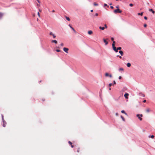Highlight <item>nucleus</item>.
I'll use <instances>...</instances> for the list:
<instances>
[{
	"label": "nucleus",
	"mask_w": 155,
	"mask_h": 155,
	"mask_svg": "<svg viewBox=\"0 0 155 155\" xmlns=\"http://www.w3.org/2000/svg\"><path fill=\"white\" fill-rule=\"evenodd\" d=\"M136 117L138 118L140 121L142 120V117H143V115L142 114H137L136 115Z\"/></svg>",
	"instance_id": "f257e3e1"
},
{
	"label": "nucleus",
	"mask_w": 155,
	"mask_h": 155,
	"mask_svg": "<svg viewBox=\"0 0 155 155\" xmlns=\"http://www.w3.org/2000/svg\"><path fill=\"white\" fill-rule=\"evenodd\" d=\"M122 12L121 10H120L119 8H117L114 11V12L115 13H121Z\"/></svg>",
	"instance_id": "f03ea898"
},
{
	"label": "nucleus",
	"mask_w": 155,
	"mask_h": 155,
	"mask_svg": "<svg viewBox=\"0 0 155 155\" xmlns=\"http://www.w3.org/2000/svg\"><path fill=\"white\" fill-rule=\"evenodd\" d=\"M68 50L69 49L68 48L64 47L63 48L64 51L66 52V53H68Z\"/></svg>",
	"instance_id": "7ed1b4c3"
},
{
	"label": "nucleus",
	"mask_w": 155,
	"mask_h": 155,
	"mask_svg": "<svg viewBox=\"0 0 155 155\" xmlns=\"http://www.w3.org/2000/svg\"><path fill=\"white\" fill-rule=\"evenodd\" d=\"M49 35H52L54 38L56 37V36L54 34H53L52 32H50V33Z\"/></svg>",
	"instance_id": "20e7f679"
},
{
	"label": "nucleus",
	"mask_w": 155,
	"mask_h": 155,
	"mask_svg": "<svg viewBox=\"0 0 155 155\" xmlns=\"http://www.w3.org/2000/svg\"><path fill=\"white\" fill-rule=\"evenodd\" d=\"M129 95V94L127 93H125L124 95V96L126 99L128 98V96Z\"/></svg>",
	"instance_id": "39448f33"
},
{
	"label": "nucleus",
	"mask_w": 155,
	"mask_h": 155,
	"mask_svg": "<svg viewBox=\"0 0 155 155\" xmlns=\"http://www.w3.org/2000/svg\"><path fill=\"white\" fill-rule=\"evenodd\" d=\"M104 42L105 43V45H107L108 44V42L106 41V40L104 39H103Z\"/></svg>",
	"instance_id": "423d86ee"
},
{
	"label": "nucleus",
	"mask_w": 155,
	"mask_h": 155,
	"mask_svg": "<svg viewBox=\"0 0 155 155\" xmlns=\"http://www.w3.org/2000/svg\"><path fill=\"white\" fill-rule=\"evenodd\" d=\"M92 33H93V31L91 30L89 31H88V34L90 35H91L92 34Z\"/></svg>",
	"instance_id": "0eeeda50"
},
{
	"label": "nucleus",
	"mask_w": 155,
	"mask_h": 155,
	"mask_svg": "<svg viewBox=\"0 0 155 155\" xmlns=\"http://www.w3.org/2000/svg\"><path fill=\"white\" fill-rule=\"evenodd\" d=\"M52 43H54L55 44H57L58 43L57 41L56 40H52L51 41Z\"/></svg>",
	"instance_id": "6e6552de"
},
{
	"label": "nucleus",
	"mask_w": 155,
	"mask_h": 155,
	"mask_svg": "<svg viewBox=\"0 0 155 155\" xmlns=\"http://www.w3.org/2000/svg\"><path fill=\"white\" fill-rule=\"evenodd\" d=\"M119 53L120 54L121 56H123V52L122 51H119Z\"/></svg>",
	"instance_id": "1a4fd4ad"
},
{
	"label": "nucleus",
	"mask_w": 155,
	"mask_h": 155,
	"mask_svg": "<svg viewBox=\"0 0 155 155\" xmlns=\"http://www.w3.org/2000/svg\"><path fill=\"white\" fill-rule=\"evenodd\" d=\"M149 11L152 12L153 14L155 13V11H153L152 9H150Z\"/></svg>",
	"instance_id": "9d476101"
},
{
	"label": "nucleus",
	"mask_w": 155,
	"mask_h": 155,
	"mask_svg": "<svg viewBox=\"0 0 155 155\" xmlns=\"http://www.w3.org/2000/svg\"><path fill=\"white\" fill-rule=\"evenodd\" d=\"M99 28L100 29H101L102 30H104V29L105 27H101V26H100V27H99Z\"/></svg>",
	"instance_id": "9b49d317"
},
{
	"label": "nucleus",
	"mask_w": 155,
	"mask_h": 155,
	"mask_svg": "<svg viewBox=\"0 0 155 155\" xmlns=\"http://www.w3.org/2000/svg\"><path fill=\"white\" fill-rule=\"evenodd\" d=\"M127 66L128 67H130L131 66V64L130 63H128L127 64Z\"/></svg>",
	"instance_id": "f8f14e48"
},
{
	"label": "nucleus",
	"mask_w": 155,
	"mask_h": 155,
	"mask_svg": "<svg viewBox=\"0 0 155 155\" xmlns=\"http://www.w3.org/2000/svg\"><path fill=\"white\" fill-rule=\"evenodd\" d=\"M150 109L149 108H147L146 110V111L148 113L150 111Z\"/></svg>",
	"instance_id": "ddd939ff"
},
{
	"label": "nucleus",
	"mask_w": 155,
	"mask_h": 155,
	"mask_svg": "<svg viewBox=\"0 0 155 155\" xmlns=\"http://www.w3.org/2000/svg\"><path fill=\"white\" fill-rule=\"evenodd\" d=\"M121 112L122 113H124V114H125L126 115H127V114L126 113H125V111L124 110H122L121 111Z\"/></svg>",
	"instance_id": "4468645a"
},
{
	"label": "nucleus",
	"mask_w": 155,
	"mask_h": 155,
	"mask_svg": "<svg viewBox=\"0 0 155 155\" xmlns=\"http://www.w3.org/2000/svg\"><path fill=\"white\" fill-rule=\"evenodd\" d=\"M143 12H142L141 13H138V15H140L141 16H142L143 15Z\"/></svg>",
	"instance_id": "2eb2a0df"
},
{
	"label": "nucleus",
	"mask_w": 155,
	"mask_h": 155,
	"mask_svg": "<svg viewBox=\"0 0 155 155\" xmlns=\"http://www.w3.org/2000/svg\"><path fill=\"white\" fill-rule=\"evenodd\" d=\"M3 15V14L2 13L0 12V18L2 17Z\"/></svg>",
	"instance_id": "dca6fc26"
},
{
	"label": "nucleus",
	"mask_w": 155,
	"mask_h": 155,
	"mask_svg": "<svg viewBox=\"0 0 155 155\" xmlns=\"http://www.w3.org/2000/svg\"><path fill=\"white\" fill-rule=\"evenodd\" d=\"M120 117H121V118L122 119V120L124 121H125V119L122 116H121Z\"/></svg>",
	"instance_id": "f3484780"
},
{
	"label": "nucleus",
	"mask_w": 155,
	"mask_h": 155,
	"mask_svg": "<svg viewBox=\"0 0 155 155\" xmlns=\"http://www.w3.org/2000/svg\"><path fill=\"white\" fill-rule=\"evenodd\" d=\"M66 19L67 20H68V21H70V18H69L68 17H66Z\"/></svg>",
	"instance_id": "a211bd4d"
},
{
	"label": "nucleus",
	"mask_w": 155,
	"mask_h": 155,
	"mask_svg": "<svg viewBox=\"0 0 155 155\" xmlns=\"http://www.w3.org/2000/svg\"><path fill=\"white\" fill-rule=\"evenodd\" d=\"M109 76V74L108 73H106L105 74V76L106 77H107Z\"/></svg>",
	"instance_id": "6ab92c4d"
},
{
	"label": "nucleus",
	"mask_w": 155,
	"mask_h": 155,
	"mask_svg": "<svg viewBox=\"0 0 155 155\" xmlns=\"http://www.w3.org/2000/svg\"><path fill=\"white\" fill-rule=\"evenodd\" d=\"M94 5L95 6H97L98 5V4L97 3H96V2H94Z\"/></svg>",
	"instance_id": "aec40b11"
},
{
	"label": "nucleus",
	"mask_w": 155,
	"mask_h": 155,
	"mask_svg": "<svg viewBox=\"0 0 155 155\" xmlns=\"http://www.w3.org/2000/svg\"><path fill=\"white\" fill-rule=\"evenodd\" d=\"M80 150V148L78 147V149H77V152L79 153V152Z\"/></svg>",
	"instance_id": "412c9836"
},
{
	"label": "nucleus",
	"mask_w": 155,
	"mask_h": 155,
	"mask_svg": "<svg viewBox=\"0 0 155 155\" xmlns=\"http://www.w3.org/2000/svg\"><path fill=\"white\" fill-rule=\"evenodd\" d=\"M113 48L114 51L115 50L117 49L116 48L115 46L113 47Z\"/></svg>",
	"instance_id": "4be33fe9"
},
{
	"label": "nucleus",
	"mask_w": 155,
	"mask_h": 155,
	"mask_svg": "<svg viewBox=\"0 0 155 155\" xmlns=\"http://www.w3.org/2000/svg\"><path fill=\"white\" fill-rule=\"evenodd\" d=\"M117 50H121V47H119L118 48H117Z\"/></svg>",
	"instance_id": "5701e85b"
},
{
	"label": "nucleus",
	"mask_w": 155,
	"mask_h": 155,
	"mask_svg": "<svg viewBox=\"0 0 155 155\" xmlns=\"http://www.w3.org/2000/svg\"><path fill=\"white\" fill-rule=\"evenodd\" d=\"M68 143L71 145L72 144V143L70 141H69Z\"/></svg>",
	"instance_id": "b1692460"
},
{
	"label": "nucleus",
	"mask_w": 155,
	"mask_h": 155,
	"mask_svg": "<svg viewBox=\"0 0 155 155\" xmlns=\"http://www.w3.org/2000/svg\"><path fill=\"white\" fill-rule=\"evenodd\" d=\"M119 70L120 71H123L124 69H123V68H120L119 69Z\"/></svg>",
	"instance_id": "393cba45"
},
{
	"label": "nucleus",
	"mask_w": 155,
	"mask_h": 155,
	"mask_svg": "<svg viewBox=\"0 0 155 155\" xmlns=\"http://www.w3.org/2000/svg\"><path fill=\"white\" fill-rule=\"evenodd\" d=\"M154 136L153 135H151L150 136V137L152 138H153L154 137Z\"/></svg>",
	"instance_id": "a878e982"
},
{
	"label": "nucleus",
	"mask_w": 155,
	"mask_h": 155,
	"mask_svg": "<svg viewBox=\"0 0 155 155\" xmlns=\"http://www.w3.org/2000/svg\"><path fill=\"white\" fill-rule=\"evenodd\" d=\"M129 5L131 6V7H132L133 6V4L132 3H130V4H129Z\"/></svg>",
	"instance_id": "bb28decb"
},
{
	"label": "nucleus",
	"mask_w": 155,
	"mask_h": 155,
	"mask_svg": "<svg viewBox=\"0 0 155 155\" xmlns=\"http://www.w3.org/2000/svg\"><path fill=\"white\" fill-rule=\"evenodd\" d=\"M56 51L58 52H60V50H59V49H57L56 50Z\"/></svg>",
	"instance_id": "cd10ccee"
},
{
	"label": "nucleus",
	"mask_w": 155,
	"mask_h": 155,
	"mask_svg": "<svg viewBox=\"0 0 155 155\" xmlns=\"http://www.w3.org/2000/svg\"><path fill=\"white\" fill-rule=\"evenodd\" d=\"M112 85V83H110V84H109V86L110 87H111Z\"/></svg>",
	"instance_id": "c85d7f7f"
},
{
	"label": "nucleus",
	"mask_w": 155,
	"mask_h": 155,
	"mask_svg": "<svg viewBox=\"0 0 155 155\" xmlns=\"http://www.w3.org/2000/svg\"><path fill=\"white\" fill-rule=\"evenodd\" d=\"M143 26L144 27H146L147 26V25L146 24H144Z\"/></svg>",
	"instance_id": "c756f323"
},
{
	"label": "nucleus",
	"mask_w": 155,
	"mask_h": 155,
	"mask_svg": "<svg viewBox=\"0 0 155 155\" xmlns=\"http://www.w3.org/2000/svg\"><path fill=\"white\" fill-rule=\"evenodd\" d=\"M73 30V31L75 33H77L76 31L75 30V29H74Z\"/></svg>",
	"instance_id": "7c9ffc66"
},
{
	"label": "nucleus",
	"mask_w": 155,
	"mask_h": 155,
	"mask_svg": "<svg viewBox=\"0 0 155 155\" xmlns=\"http://www.w3.org/2000/svg\"><path fill=\"white\" fill-rule=\"evenodd\" d=\"M113 82H114V84L113 85H114V84H116V82L115 81H113Z\"/></svg>",
	"instance_id": "2f4dec72"
},
{
	"label": "nucleus",
	"mask_w": 155,
	"mask_h": 155,
	"mask_svg": "<svg viewBox=\"0 0 155 155\" xmlns=\"http://www.w3.org/2000/svg\"><path fill=\"white\" fill-rule=\"evenodd\" d=\"M61 46H64V44L63 43H61Z\"/></svg>",
	"instance_id": "473e14b6"
},
{
	"label": "nucleus",
	"mask_w": 155,
	"mask_h": 155,
	"mask_svg": "<svg viewBox=\"0 0 155 155\" xmlns=\"http://www.w3.org/2000/svg\"><path fill=\"white\" fill-rule=\"evenodd\" d=\"M104 7H105V6H107V5L106 4H104Z\"/></svg>",
	"instance_id": "72a5a7b5"
},
{
	"label": "nucleus",
	"mask_w": 155,
	"mask_h": 155,
	"mask_svg": "<svg viewBox=\"0 0 155 155\" xmlns=\"http://www.w3.org/2000/svg\"><path fill=\"white\" fill-rule=\"evenodd\" d=\"M144 19H145V20H147V17H146V16H145V17H144Z\"/></svg>",
	"instance_id": "f704fd0d"
},
{
	"label": "nucleus",
	"mask_w": 155,
	"mask_h": 155,
	"mask_svg": "<svg viewBox=\"0 0 155 155\" xmlns=\"http://www.w3.org/2000/svg\"><path fill=\"white\" fill-rule=\"evenodd\" d=\"M118 50H117V48L114 51H115L116 52H118Z\"/></svg>",
	"instance_id": "c9c22d12"
},
{
	"label": "nucleus",
	"mask_w": 155,
	"mask_h": 155,
	"mask_svg": "<svg viewBox=\"0 0 155 155\" xmlns=\"http://www.w3.org/2000/svg\"><path fill=\"white\" fill-rule=\"evenodd\" d=\"M104 26L105 27V28H107V25L106 24H105L104 25Z\"/></svg>",
	"instance_id": "e433bc0d"
},
{
	"label": "nucleus",
	"mask_w": 155,
	"mask_h": 155,
	"mask_svg": "<svg viewBox=\"0 0 155 155\" xmlns=\"http://www.w3.org/2000/svg\"><path fill=\"white\" fill-rule=\"evenodd\" d=\"M112 47H115V44H112Z\"/></svg>",
	"instance_id": "4c0bfd02"
},
{
	"label": "nucleus",
	"mask_w": 155,
	"mask_h": 155,
	"mask_svg": "<svg viewBox=\"0 0 155 155\" xmlns=\"http://www.w3.org/2000/svg\"><path fill=\"white\" fill-rule=\"evenodd\" d=\"M111 40L112 41H114V38H111Z\"/></svg>",
	"instance_id": "58836bf2"
},
{
	"label": "nucleus",
	"mask_w": 155,
	"mask_h": 155,
	"mask_svg": "<svg viewBox=\"0 0 155 155\" xmlns=\"http://www.w3.org/2000/svg\"><path fill=\"white\" fill-rule=\"evenodd\" d=\"M109 76L110 77V78H111L112 77V75L111 74L109 75Z\"/></svg>",
	"instance_id": "ea45409f"
},
{
	"label": "nucleus",
	"mask_w": 155,
	"mask_h": 155,
	"mask_svg": "<svg viewBox=\"0 0 155 155\" xmlns=\"http://www.w3.org/2000/svg\"><path fill=\"white\" fill-rule=\"evenodd\" d=\"M110 8H111V9H113L114 8V7L113 6H111L110 7Z\"/></svg>",
	"instance_id": "a19ab883"
},
{
	"label": "nucleus",
	"mask_w": 155,
	"mask_h": 155,
	"mask_svg": "<svg viewBox=\"0 0 155 155\" xmlns=\"http://www.w3.org/2000/svg\"><path fill=\"white\" fill-rule=\"evenodd\" d=\"M115 115L116 116H117L118 115V113H117L115 114Z\"/></svg>",
	"instance_id": "79ce46f5"
},
{
	"label": "nucleus",
	"mask_w": 155,
	"mask_h": 155,
	"mask_svg": "<svg viewBox=\"0 0 155 155\" xmlns=\"http://www.w3.org/2000/svg\"><path fill=\"white\" fill-rule=\"evenodd\" d=\"M38 16H39V17H40V14H39V12H38Z\"/></svg>",
	"instance_id": "37998d69"
},
{
	"label": "nucleus",
	"mask_w": 155,
	"mask_h": 155,
	"mask_svg": "<svg viewBox=\"0 0 155 155\" xmlns=\"http://www.w3.org/2000/svg\"><path fill=\"white\" fill-rule=\"evenodd\" d=\"M98 14L97 13H96V14H95V15L96 16H98Z\"/></svg>",
	"instance_id": "c03bdc74"
},
{
	"label": "nucleus",
	"mask_w": 155,
	"mask_h": 155,
	"mask_svg": "<svg viewBox=\"0 0 155 155\" xmlns=\"http://www.w3.org/2000/svg\"><path fill=\"white\" fill-rule=\"evenodd\" d=\"M143 102H144V103H145L146 102V100H143Z\"/></svg>",
	"instance_id": "a18cd8bd"
},
{
	"label": "nucleus",
	"mask_w": 155,
	"mask_h": 155,
	"mask_svg": "<svg viewBox=\"0 0 155 155\" xmlns=\"http://www.w3.org/2000/svg\"><path fill=\"white\" fill-rule=\"evenodd\" d=\"M121 76H119V79H121Z\"/></svg>",
	"instance_id": "49530a36"
},
{
	"label": "nucleus",
	"mask_w": 155,
	"mask_h": 155,
	"mask_svg": "<svg viewBox=\"0 0 155 155\" xmlns=\"http://www.w3.org/2000/svg\"><path fill=\"white\" fill-rule=\"evenodd\" d=\"M115 42L114 41H113V44H115Z\"/></svg>",
	"instance_id": "de8ad7c7"
},
{
	"label": "nucleus",
	"mask_w": 155,
	"mask_h": 155,
	"mask_svg": "<svg viewBox=\"0 0 155 155\" xmlns=\"http://www.w3.org/2000/svg\"><path fill=\"white\" fill-rule=\"evenodd\" d=\"M71 147H72V148H73L74 146L73 145H72V144L71 145Z\"/></svg>",
	"instance_id": "09e8293b"
},
{
	"label": "nucleus",
	"mask_w": 155,
	"mask_h": 155,
	"mask_svg": "<svg viewBox=\"0 0 155 155\" xmlns=\"http://www.w3.org/2000/svg\"><path fill=\"white\" fill-rule=\"evenodd\" d=\"M116 8H119V6H117L116 7Z\"/></svg>",
	"instance_id": "8fccbe9b"
},
{
	"label": "nucleus",
	"mask_w": 155,
	"mask_h": 155,
	"mask_svg": "<svg viewBox=\"0 0 155 155\" xmlns=\"http://www.w3.org/2000/svg\"><path fill=\"white\" fill-rule=\"evenodd\" d=\"M69 25V26L71 28L72 27L70 25Z\"/></svg>",
	"instance_id": "3c124183"
},
{
	"label": "nucleus",
	"mask_w": 155,
	"mask_h": 155,
	"mask_svg": "<svg viewBox=\"0 0 155 155\" xmlns=\"http://www.w3.org/2000/svg\"><path fill=\"white\" fill-rule=\"evenodd\" d=\"M37 1L38 2L40 3V2L39 0H37Z\"/></svg>",
	"instance_id": "603ef678"
},
{
	"label": "nucleus",
	"mask_w": 155,
	"mask_h": 155,
	"mask_svg": "<svg viewBox=\"0 0 155 155\" xmlns=\"http://www.w3.org/2000/svg\"><path fill=\"white\" fill-rule=\"evenodd\" d=\"M119 57L120 58H122V57L121 56H119Z\"/></svg>",
	"instance_id": "864d4df0"
},
{
	"label": "nucleus",
	"mask_w": 155,
	"mask_h": 155,
	"mask_svg": "<svg viewBox=\"0 0 155 155\" xmlns=\"http://www.w3.org/2000/svg\"><path fill=\"white\" fill-rule=\"evenodd\" d=\"M91 12H93V10H91Z\"/></svg>",
	"instance_id": "5fc2aeb1"
},
{
	"label": "nucleus",
	"mask_w": 155,
	"mask_h": 155,
	"mask_svg": "<svg viewBox=\"0 0 155 155\" xmlns=\"http://www.w3.org/2000/svg\"><path fill=\"white\" fill-rule=\"evenodd\" d=\"M52 12H55V11L54 10H53Z\"/></svg>",
	"instance_id": "6e6d98bb"
},
{
	"label": "nucleus",
	"mask_w": 155,
	"mask_h": 155,
	"mask_svg": "<svg viewBox=\"0 0 155 155\" xmlns=\"http://www.w3.org/2000/svg\"><path fill=\"white\" fill-rule=\"evenodd\" d=\"M71 28L72 30L74 29L72 27Z\"/></svg>",
	"instance_id": "4d7b16f0"
},
{
	"label": "nucleus",
	"mask_w": 155,
	"mask_h": 155,
	"mask_svg": "<svg viewBox=\"0 0 155 155\" xmlns=\"http://www.w3.org/2000/svg\"><path fill=\"white\" fill-rule=\"evenodd\" d=\"M71 28L72 30L74 29L72 27Z\"/></svg>",
	"instance_id": "13d9d810"
},
{
	"label": "nucleus",
	"mask_w": 155,
	"mask_h": 155,
	"mask_svg": "<svg viewBox=\"0 0 155 155\" xmlns=\"http://www.w3.org/2000/svg\"><path fill=\"white\" fill-rule=\"evenodd\" d=\"M109 5H112V3H111Z\"/></svg>",
	"instance_id": "bf43d9fd"
},
{
	"label": "nucleus",
	"mask_w": 155,
	"mask_h": 155,
	"mask_svg": "<svg viewBox=\"0 0 155 155\" xmlns=\"http://www.w3.org/2000/svg\"><path fill=\"white\" fill-rule=\"evenodd\" d=\"M3 126H4V127H5V124H3Z\"/></svg>",
	"instance_id": "052dcab7"
},
{
	"label": "nucleus",
	"mask_w": 155,
	"mask_h": 155,
	"mask_svg": "<svg viewBox=\"0 0 155 155\" xmlns=\"http://www.w3.org/2000/svg\"><path fill=\"white\" fill-rule=\"evenodd\" d=\"M109 90H111V88H109Z\"/></svg>",
	"instance_id": "680f3d73"
},
{
	"label": "nucleus",
	"mask_w": 155,
	"mask_h": 155,
	"mask_svg": "<svg viewBox=\"0 0 155 155\" xmlns=\"http://www.w3.org/2000/svg\"><path fill=\"white\" fill-rule=\"evenodd\" d=\"M37 5L38 6H39V5L38 4Z\"/></svg>",
	"instance_id": "e2e57ef3"
}]
</instances>
